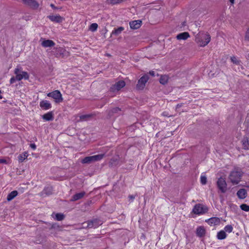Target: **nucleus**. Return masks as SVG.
<instances>
[{"label": "nucleus", "mask_w": 249, "mask_h": 249, "mask_svg": "<svg viewBox=\"0 0 249 249\" xmlns=\"http://www.w3.org/2000/svg\"><path fill=\"white\" fill-rule=\"evenodd\" d=\"M14 74L16 76H13L10 80V84H14L16 80L20 81L22 79L28 80L29 78V75L26 71H22V68L20 66H18L14 70Z\"/></svg>", "instance_id": "f257e3e1"}, {"label": "nucleus", "mask_w": 249, "mask_h": 249, "mask_svg": "<svg viewBox=\"0 0 249 249\" xmlns=\"http://www.w3.org/2000/svg\"><path fill=\"white\" fill-rule=\"evenodd\" d=\"M195 40L200 46L204 47L210 42L211 36L208 34L199 32L196 36Z\"/></svg>", "instance_id": "f03ea898"}, {"label": "nucleus", "mask_w": 249, "mask_h": 249, "mask_svg": "<svg viewBox=\"0 0 249 249\" xmlns=\"http://www.w3.org/2000/svg\"><path fill=\"white\" fill-rule=\"evenodd\" d=\"M242 175L243 172L240 169L235 168L230 173L229 178L233 184H237L241 181Z\"/></svg>", "instance_id": "7ed1b4c3"}, {"label": "nucleus", "mask_w": 249, "mask_h": 249, "mask_svg": "<svg viewBox=\"0 0 249 249\" xmlns=\"http://www.w3.org/2000/svg\"><path fill=\"white\" fill-rule=\"evenodd\" d=\"M104 154L88 156L82 159L81 162L83 164H90L95 161L101 160L104 157Z\"/></svg>", "instance_id": "20e7f679"}, {"label": "nucleus", "mask_w": 249, "mask_h": 249, "mask_svg": "<svg viewBox=\"0 0 249 249\" xmlns=\"http://www.w3.org/2000/svg\"><path fill=\"white\" fill-rule=\"evenodd\" d=\"M125 86V83L123 80H120L112 85L110 88L109 92L115 93L118 92Z\"/></svg>", "instance_id": "39448f33"}, {"label": "nucleus", "mask_w": 249, "mask_h": 249, "mask_svg": "<svg viewBox=\"0 0 249 249\" xmlns=\"http://www.w3.org/2000/svg\"><path fill=\"white\" fill-rule=\"evenodd\" d=\"M216 185L222 193H225L227 191V184L224 178H219L216 182Z\"/></svg>", "instance_id": "423d86ee"}, {"label": "nucleus", "mask_w": 249, "mask_h": 249, "mask_svg": "<svg viewBox=\"0 0 249 249\" xmlns=\"http://www.w3.org/2000/svg\"><path fill=\"white\" fill-rule=\"evenodd\" d=\"M208 210L207 207L203 206L200 204H197L194 206L193 212L196 214H202L207 213Z\"/></svg>", "instance_id": "0eeeda50"}, {"label": "nucleus", "mask_w": 249, "mask_h": 249, "mask_svg": "<svg viewBox=\"0 0 249 249\" xmlns=\"http://www.w3.org/2000/svg\"><path fill=\"white\" fill-rule=\"evenodd\" d=\"M149 79V76L147 74H145L142 76L138 80V83L136 85V88L137 89L142 90L144 89L145 86V84Z\"/></svg>", "instance_id": "6e6552de"}, {"label": "nucleus", "mask_w": 249, "mask_h": 249, "mask_svg": "<svg viewBox=\"0 0 249 249\" xmlns=\"http://www.w3.org/2000/svg\"><path fill=\"white\" fill-rule=\"evenodd\" d=\"M47 96L55 99V102L57 103H60L63 101L62 94L58 90L48 93Z\"/></svg>", "instance_id": "1a4fd4ad"}, {"label": "nucleus", "mask_w": 249, "mask_h": 249, "mask_svg": "<svg viewBox=\"0 0 249 249\" xmlns=\"http://www.w3.org/2000/svg\"><path fill=\"white\" fill-rule=\"evenodd\" d=\"M87 227L88 228H96L103 224V222L99 219L95 218L88 221L87 222Z\"/></svg>", "instance_id": "9d476101"}, {"label": "nucleus", "mask_w": 249, "mask_h": 249, "mask_svg": "<svg viewBox=\"0 0 249 249\" xmlns=\"http://www.w3.org/2000/svg\"><path fill=\"white\" fill-rule=\"evenodd\" d=\"M68 53V52H67L66 50L63 48L59 47L55 48V52L54 54L57 57H64V56H66Z\"/></svg>", "instance_id": "9b49d317"}, {"label": "nucleus", "mask_w": 249, "mask_h": 249, "mask_svg": "<svg viewBox=\"0 0 249 249\" xmlns=\"http://www.w3.org/2000/svg\"><path fill=\"white\" fill-rule=\"evenodd\" d=\"M23 3L33 9H37L39 6L38 3L35 0H22Z\"/></svg>", "instance_id": "f8f14e48"}, {"label": "nucleus", "mask_w": 249, "mask_h": 249, "mask_svg": "<svg viewBox=\"0 0 249 249\" xmlns=\"http://www.w3.org/2000/svg\"><path fill=\"white\" fill-rule=\"evenodd\" d=\"M47 18L52 21L55 23H61L64 20V18L59 15H50Z\"/></svg>", "instance_id": "ddd939ff"}, {"label": "nucleus", "mask_w": 249, "mask_h": 249, "mask_svg": "<svg viewBox=\"0 0 249 249\" xmlns=\"http://www.w3.org/2000/svg\"><path fill=\"white\" fill-rule=\"evenodd\" d=\"M53 193V188L51 186H47L44 188L42 192L41 193V195L42 196H44V195L45 196H48L52 195Z\"/></svg>", "instance_id": "4468645a"}, {"label": "nucleus", "mask_w": 249, "mask_h": 249, "mask_svg": "<svg viewBox=\"0 0 249 249\" xmlns=\"http://www.w3.org/2000/svg\"><path fill=\"white\" fill-rule=\"evenodd\" d=\"M41 40H43L42 41L41 45L42 47L44 48L47 47H53L55 45V43L52 40L50 39H44L42 38H41Z\"/></svg>", "instance_id": "2eb2a0df"}, {"label": "nucleus", "mask_w": 249, "mask_h": 249, "mask_svg": "<svg viewBox=\"0 0 249 249\" xmlns=\"http://www.w3.org/2000/svg\"><path fill=\"white\" fill-rule=\"evenodd\" d=\"M142 25V21L140 20H133L129 22L130 27L132 29H139Z\"/></svg>", "instance_id": "dca6fc26"}, {"label": "nucleus", "mask_w": 249, "mask_h": 249, "mask_svg": "<svg viewBox=\"0 0 249 249\" xmlns=\"http://www.w3.org/2000/svg\"><path fill=\"white\" fill-rule=\"evenodd\" d=\"M210 225H217L220 222V220L218 217H211L205 220Z\"/></svg>", "instance_id": "f3484780"}, {"label": "nucleus", "mask_w": 249, "mask_h": 249, "mask_svg": "<svg viewBox=\"0 0 249 249\" xmlns=\"http://www.w3.org/2000/svg\"><path fill=\"white\" fill-rule=\"evenodd\" d=\"M122 110L120 108L118 107H114L108 111V115L109 117H111L114 114L120 115L121 114Z\"/></svg>", "instance_id": "a211bd4d"}, {"label": "nucleus", "mask_w": 249, "mask_h": 249, "mask_svg": "<svg viewBox=\"0 0 249 249\" xmlns=\"http://www.w3.org/2000/svg\"><path fill=\"white\" fill-rule=\"evenodd\" d=\"M40 107L44 110H47L51 108L52 105L49 101L43 100L40 102Z\"/></svg>", "instance_id": "6ab92c4d"}, {"label": "nucleus", "mask_w": 249, "mask_h": 249, "mask_svg": "<svg viewBox=\"0 0 249 249\" xmlns=\"http://www.w3.org/2000/svg\"><path fill=\"white\" fill-rule=\"evenodd\" d=\"M86 194V193L85 192H81L79 193H77L75 195H74L71 199V201H75L78 200H79L81 198H82Z\"/></svg>", "instance_id": "aec40b11"}, {"label": "nucleus", "mask_w": 249, "mask_h": 249, "mask_svg": "<svg viewBox=\"0 0 249 249\" xmlns=\"http://www.w3.org/2000/svg\"><path fill=\"white\" fill-rule=\"evenodd\" d=\"M237 196L240 199H244L247 196V192L246 189H241L237 192Z\"/></svg>", "instance_id": "412c9836"}, {"label": "nucleus", "mask_w": 249, "mask_h": 249, "mask_svg": "<svg viewBox=\"0 0 249 249\" xmlns=\"http://www.w3.org/2000/svg\"><path fill=\"white\" fill-rule=\"evenodd\" d=\"M42 118L47 121H52L53 120V114L52 111L49 112L42 116Z\"/></svg>", "instance_id": "4be33fe9"}, {"label": "nucleus", "mask_w": 249, "mask_h": 249, "mask_svg": "<svg viewBox=\"0 0 249 249\" xmlns=\"http://www.w3.org/2000/svg\"><path fill=\"white\" fill-rule=\"evenodd\" d=\"M206 233L205 229L203 227H199L196 229V235L197 236L202 237H203Z\"/></svg>", "instance_id": "5701e85b"}, {"label": "nucleus", "mask_w": 249, "mask_h": 249, "mask_svg": "<svg viewBox=\"0 0 249 249\" xmlns=\"http://www.w3.org/2000/svg\"><path fill=\"white\" fill-rule=\"evenodd\" d=\"M241 142L244 149L248 150L249 149V142L247 137H244L241 141Z\"/></svg>", "instance_id": "b1692460"}, {"label": "nucleus", "mask_w": 249, "mask_h": 249, "mask_svg": "<svg viewBox=\"0 0 249 249\" xmlns=\"http://www.w3.org/2000/svg\"><path fill=\"white\" fill-rule=\"evenodd\" d=\"M190 36L188 32H183L179 34L177 36V38L178 40H185Z\"/></svg>", "instance_id": "393cba45"}, {"label": "nucleus", "mask_w": 249, "mask_h": 249, "mask_svg": "<svg viewBox=\"0 0 249 249\" xmlns=\"http://www.w3.org/2000/svg\"><path fill=\"white\" fill-rule=\"evenodd\" d=\"M108 164L109 166L111 167L117 165L119 164V158L118 157L112 158Z\"/></svg>", "instance_id": "a878e982"}, {"label": "nucleus", "mask_w": 249, "mask_h": 249, "mask_svg": "<svg viewBox=\"0 0 249 249\" xmlns=\"http://www.w3.org/2000/svg\"><path fill=\"white\" fill-rule=\"evenodd\" d=\"M18 194V192L17 191H13L10 193H9L7 197V200L8 201H10L13 199Z\"/></svg>", "instance_id": "bb28decb"}, {"label": "nucleus", "mask_w": 249, "mask_h": 249, "mask_svg": "<svg viewBox=\"0 0 249 249\" xmlns=\"http://www.w3.org/2000/svg\"><path fill=\"white\" fill-rule=\"evenodd\" d=\"M124 28L123 27H120L118 28H114V30L112 31L111 36L115 35L116 36L120 35L122 31L124 30Z\"/></svg>", "instance_id": "cd10ccee"}, {"label": "nucleus", "mask_w": 249, "mask_h": 249, "mask_svg": "<svg viewBox=\"0 0 249 249\" xmlns=\"http://www.w3.org/2000/svg\"><path fill=\"white\" fill-rule=\"evenodd\" d=\"M28 154L27 152H24L22 154L19 155L18 156V160L19 162H22L24 160L27 158Z\"/></svg>", "instance_id": "c85d7f7f"}, {"label": "nucleus", "mask_w": 249, "mask_h": 249, "mask_svg": "<svg viewBox=\"0 0 249 249\" xmlns=\"http://www.w3.org/2000/svg\"><path fill=\"white\" fill-rule=\"evenodd\" d=\"M230 59L231 61L235 65L239 66H241L242 65L241 61L240 59H238L237 57L235 56H231Z\"/></svg>", "instance_id": "c756f323"}, {"label": "nucleus", "mask_w": 249, "mask_h": 249, "mask_svg": "<svg viewBox=\"0 0 249 249\" xmlns=\"http://www.w3.org/2000/svg\"><path fill=\"white\" fill-rule=\"evenodd\" d=\"M227 234L224 231H220L217 234V238L219 240H223L226 238Z\"/></svg>", "instance_id": "7c9ffc66"}, {"label": "nucleus", "mask_w": 249, "mask_h": 249, "mask_svg": "<svg viewBox=\"0 0 249 249\" xmlns=\"http://www.w3.org/2000/svg\"><path fill=\"white\" fill-rule=\"evenodd\" d=\"M168 77L166 75H161L160 79V82L162 85H165L168 82Z\"/></svg>", "instance_id": "2f4dec72"}, {"label": "nucleus", "mask_w": 249, "mask_h": 249, "mask_svg": "<svg viewBox=\"0 0 249 249\" xmlns=\"http://www.w3.org/2000/svg\"><path fill=\"white\" fill-rule=\"evenodd\" d=\"M92 116V115L91 114L83 115L80 116V119L81 121H87Z\"/></svg>", "instance_id": "473e14b6"}, {"label": "nucleus", "mask_w": 249, "mask_h": 249, "mask_svg": "<svg viewBox=\"0 0 249 249\" xmlns=\"http://www.w3.org/2000/svg\"><path fill=\"white\" fill-rule=\"evenodd\" d=\"M65 216L61 213H57L55 214V219L58 221H61L64 219Z\"/></svg>", "instance_id": "72a5a7b5"}, {"label": "nucleus", "mask_w": 249, "mask_h": 249, "mask_svg": "<svg viewBox=\"0 0 249 249\" xmlns=\"http://www.w3.org/2000/svg\"><path fill=\"white\" fill-rule=\"evenodd\" d=\"M233 227L231 225H228L226 226L224 228V231L226 232L230 233L232 231Z\"/></svg>", "instance_id": "f704fd0d"}, {"label": "nucleus", "mask_w": 249, "mask_h": 249, "mask_svg": "<svg viewBox=\"0 0 249 249\" xmlns=\"http://www.w3.org/2000/svg\"><path fill=\"white\" fill-rule=\"evenodd\" d=\"M240 208L242 210L246 211V212H249V206L248 205L246 204H243L240 205Z\"/></svg>", "instance_id": "c9c22d12"}, {"label": "nucleus", "mask_w": 249, "mask_h": 249, "mask_svg": "<svg viewBox=\"0 0 249 249\" xmlns=\"http://www.w3.org/2000/svg\"><path fill=\"white\" fill-rule=\"evenodd\" d=\"M98 27V24L96 23H92L89 27V29L92 31L94 32L96 31Z\"/></svg>", "instance_id": "e433bc0d"}, {"label": "nucleus", "mask_w": 249, "mask_h": 249, "mask_svg": "<svg viewBox=\"0 0 249 249\" xmlns=\"http://www.w3.org/2000/svg\"><path fill=\"white\" fill-rule=\"evenodd\" d=\"M207 178L205 176H201L200 177V182L202 185H205L207 183Z\"/></svg>", "instance_id": "4c0bfd02"}, {"label": "nucleus", "mask_w": 249, "mask_h": 249, "mask_svg": "<svg viewBox=\"0 0 249 249\" xmlns=\"http://www.w3.org/2000/svg\"><path fill=\"white\" fill-rule=\"evenodd\" d=\"M136 197V195H129L128 196V198L130 200V202H132L133 201V200L135 199Z\"/></svg>", "instance_id": "58836bf2"}, {"label": "nucleus", "mask_w": 249, "mask_h": 249, "mask_svg": "<svg viewBox=\"0 0 249 249\" xmlns=\"http://www.w3.org/2000/svg\"><path fill=\"white\" fill-rule=\"evenodd\" d=\"M245 38L248 39H249V28L247 30L246 33Z\"/></svg>", "instance_id": "ea45409f"}, {"label": "nucleus", "mask_w": 249, "mask_h": 249, "mask_svg": "<svg viewBox=\"0 0 249 249\" xmlns=\"http://www.w3.org/2000/svg\"><path fill=\"white\" fill-rule=\"evenodd\" d=\"M30 147L33 150H35L36 149V144L35 143H31V144H30Z\"/></svg>", "instance_id": "a19ab883"}, {"label": "nucleus", "mask_w": 249, "mask_h": 249, "mask_svg": "<svg viewBox=\"0 0 249 249\" xmlns=\"http://www.w3.org/2000/svg\"><path fill=\"white\" fill-rule=\"evenodd\" d=\"M149 73L150 75H151L152 76H155V71H150Z\"/></svg>", "instance_id": "79ce46f5"}, {"label": "nucleus", "mask_w": 249, "mask_h": 249, "mask_svg": "<svg viewBox=\"0 0 249 249\" xmlns=\"http://www.w3.org/2000/svg\"><path fill=\"white\" fill-rule=\"evenodd\" d=\"M6 160L4 159H0V163H6Z\"/></svg>", "instance_id": "37998d69"}, {"label": "nucleus", "mask_w": 249, "mask_h": 249, "mask_svg": "<svg viewBox=\"0 0 249 249\" xmlns=\"http://www.w3.org/2000/svg\"><path fill=\"white\" fill-rule=\"evenodd\" d=\"M50 6L53 9H56V7L55 6V5L53 4H51Z\"/></svg>", "instance_id": "c03bdc74"}, {"label": "nucleus", "mask_w": 249, "mask_h": 249, "mask_svg": "<svg viewBox=\"0 0 249 249\" xmlns=\"http://www.w3.org/2000/svg\"><path fill=\"white\" fill-rule=\"evenodd\" d=\"M162 115L164 116H168V115H167L166 112H163L162 113Z\"/></svg>", "instance_id": "a18cd8bd"}, {"label": "nucleus", "mask_w": 249, "mask_h": 249, "mask_svg": "<svg viewBox=\"0 0 249 249\" xmlns=\"http://www.w3.org/2000/svg\"><path fill=\"white\" fill-rule=\"evenodd\" d=\"M232 4L234 3V0H229Z\"/></svg>", "instance_id": "49530a36"}, {"label": "nucleus", "mask_w": 249, "mask_h": 249, "mask_svg": "<svg viewBox=\"0 0 249 249\" xmlns=\"http://www.w3.org/2000/svg\"><path fill=\"white\" fill-rule=\"evenodd\" d=\"M181 105L178 104L177 106V108H179V107H181Z\"/></svg>", "instance_id": "de8ad7c7"}, {"label": "nucleus", "mask_w": 249, "mask_h": 249, "mask_svg": "<svg viewBox=\"0 0 249 249\" xmlns=\"http://www.w3.org/2000/svg\"><path fill=\"white\" fill-rule=\"evenodd\" d=\"M249 58V53H248V55Z\"/></svg>", "instance_id": "09e8293b"}]
</instances>
